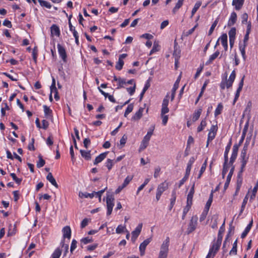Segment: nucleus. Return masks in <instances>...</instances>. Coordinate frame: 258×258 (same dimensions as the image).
<instances>
[{"label": "nucleus", "instance_id": "obj_1", "mask_svg": "<svg viewBox=\"0 0 258 258\" xmlns=\"http://www.w3.org/2000/svg\"><path fill=\"white\" fill-rule=\"evenodd\" d=\"M169 238L167 237L163 242L158 258H167L169 250Z\"/></svg>", "mask_w": 258, "mask_h": 258}, {"label": "nucleus", "instance_id": "obj_2", "mask_svg": "<svg viewBox=\"0 0 258 258\" xmlns=\"http://www.w3.org/2000/svg\"><path fill=\"white\" fill-rule=\"evenodd\" d=\"M169 186L168 182L165 181L164 182L160 183L157 187V192L156 195V199L157 201H159L162 193L168 189Z\"/></svg>", "mask_w": 258, "mask_h": 258}, {"label": "nucleus", "instance_id": "obj_3", "mask_svg": "<svg viewBox=\"0 0 258 258\" xmlns=\"http://www.w3.org/2000/svg\"><path fill=\"white\" fill-rule=\"evenodd\" d=\"M114 198L112 195H108L106 197L107 215H110L114 206Z\"/></svg>", "mask_w": 258, "mask_h": 258}, {"label": "nucleus", "instance_id": "obj_4", "mask_svg": "<svg viewBox=\"0 0 258 258\" xmlns=\"http://www.w3.org/2000/svg\"><path fill=\"white\" fill-rule=\"evenodd\" d=\"M198 219V218L197 216H193L191 217L187 229V232L188 234L191 233L196 229L197 225Z\"/></svg>", "mask_w": 258, "mask_h": 258}, {"label": "nucleus", "instance_id": "obj_5", "mask_svg": "<svg viewBox=\"0 0 258 258\" xmlns=\"http://www.w3.org/2000/svg\"><path fill=\"white\" fill-rule=\"evenodd\" d=\"M151 138V133L147 134V135L144 137V139H143L139 149V152H142L144 149H145L147 146L149 145V142Z\"/></svg>", "mask_w": 258, "mask_h": 258}, {"label": "nucleus", "instance_id": "obj_6", "mask_svg": "<svg viewBox=\"0 0 258 258\" xmlns=\"http://www.w3.org/2000/svg\"><path fill=\"white\" fill-rule=\"evenodd\" d=\"M168 98L169 94H167L163 100L161 115H165V114L168 113L169 111V108H168V105L169 103Z\"/></svg>", "mask_w": 258, "mask_h": 258}, {"label": "nucleus", "instance_id": "obj_7", "mask_svg": "<svg viewBox=\"0 0 258 258\" xmlns=\"http://www.w3.org/2000/svg\"><path fill=\"white\" fill-rule=\"evenodd\" d=\"M151 241V238H149L146 239L142 243H141L139 247V249L140 251V255L141 256H143L145 254L146 246L149 244Z\"/></svg>", "mask_w": 258, "mask_h": 258}, {"label": "nucleus", "instance_id": "obj_8", "mask_svg": "<svg viewBox=\"0 0 258 258\" xmlns=\"http://www.w3.org/2000/svg\"><path fill=\"white\" fill-rule=\"evenodd\" d=\"M216 245L217 243L215 242L213 244L212 247L210 249L209 252L206 258H213L214 257L220 246H218V247L217 248Z\"/></svg>", "mask_w": 258, "mask_h": 258}, {"label": "nucleus", "instance_id": "obj_9", "mask_svg": "<svg viewBox=\"0 0 258 258\" xmlns=\"http://www.w3.org/2000/svg\"><path fill=\"white\" fill-rule=\"evenodd\" d=\"M236 77V73L235 71H233L231 73L230 76L228 80H225L226 82V88H229L231 87L232 85V84L235 79Z\"/></svg>", "mask_w": 258, "mask_h": 258}, {"label": "nucleus", "instance_id": "obj_10", "mask_svg": "<svg viewBox=\"0 0 258 258\" xmlns=\"http://www.w3.org/2000/svg\"><path fill=\"white\" fill-rule=\"evenodd\" d=\"M234 166H233L231 167V168L230 170V172L227 177L226 181L224 184V190H226L229 186V183L231 180V177L234 172Z\"/></svg>", "mask_w": 258, "mask_h": 258}, {"label": "nucleus", "instance_id": "obj_11", "mask_svg": "<svg viewBox=\"0 0 258 258\" xmlns=\"http://www.w3.org/2000/svg\"><path fill=\"white\" fill-rule=\"evenodd\" d=\"M194 192H195V183H194V184H192V187L187 195L186 204H189L192 205V200Z\"/></svg>", "mask_w": 258, "mask_h": 258}, {"label": "nucleus", "instance_id": "obj_12", "mask_svg": "<svg viewBox=\"0 0 258 258\" xmlns=\"http://www.w3.org/2000/svg\"><path fill=\"white\" fill-rule=\"evenodd\" d=\"M57 48L59 54L62 59L65 61L67 58L66 50L60 44H57Z\"/></svg>", "mask_w": 258, "mask_h": 258}, {"label": "nucleus", "instance_id": "obj_13", "mask_svg": "<svg viewBox=\"0 0 258 258\" xmlns=\"http://www.w3.org/2000/svg\"><path fill=\"white\" fill-rule=\"evenodd\" d=\"M63 236L64 238H67L70 239L71 236V228L69 226H65L63 229Z\"/></svg>", "mask_w": 258, "mask_h": 258}, {"label": "nucleus", "instance_id": "obj_14", "mask_svg": "<svg viewBox=\"0 0 258 258\" xmlns=\"http://www.w3.org/2000/svg\"><path fill=\"white\" fill-rule=\"evenodd\" d=\"M244 0H233L232 5L235 7L236 10H239L242 7Z\"/></svg>", "mask_w": 258, "mask_h": 258}, {"label": "nucleus", "instance_id": "obj_15", "mask_svg": "<svg viewBox=\"0 0 258 258\" xmlns=\"http://www.w3.org/2000/svg\"><path fill=\"white\" fill-rule=\"evenodd\" d=\"M236 20H237V15H236V13L232 12L231 14L230 18L228 21V26H231L233 25L235 23Z\"/></svg>", "mask_w": 258, "mask_h": 258}, {"label": "nucleus", "instance_id": "obj_16", "mask_svg": "<svg viewBox=\"0 0 258 258\" xmlns=\"http://www.w3.org/2000/svg\"><path fill=\"white\" fill-rule=\"evenodd\" d=\"M46 179L56 188H58V185L51 173L49 172L47 174Z\"/></svg>", "mask_w": 258, "mask_h": 258}, {"label": "nucleus", "instance_id": "obj_17", "mask_svg": "<svg viewBox=\"0 0 258 258\" xmlns=\"http://www.w3.org/2000/svg\"><path fill=\"white\" fill-rule=\"evenodd\" d=\"M107 154V152H104V153H101L99 156L96 157V158H95V160L94 162V164L96 165V164H98L99 163L101 162L103 160H104L106 158Z\"/></svg>", "mask_w": 258, "mask_h": 258}, {"label": "nucleus", "instance_id": "obj_18", "mask_svg": "<svg viewBox=\"0 0 258 258\" xmlns=\"http://www.w3.org/2000/svg\"><path fill=\"white\" fill-rule=\"evenodd\" d=\"M51 33L52 35H55L56 36H59L60 35V31L58 26L56 25L53 24L51 26Z\"/></svg>", "mask_w": 258, "mask_h": 258}, {"label": "nucleus", "instance_id": "obj_19", "mask_svg": "<svg viewBox=\"0 0 258 258\" xmlns=\"http://www.w3.org/2000/svg\"><path fill=\"white\" fill-rule=\"evenodd\" d=\"M194 161H195V159L193 157L191 158L190 159V160H189L188 164H187L186 169V171H185V175L189 176V175L190 172V170L191 168V166H192V165L194 163Z\"/></svg>", "mask_w": 258, "mask_h": 258}, {"label": "nucleus", "instance_id": "obj_20", "mask_svg": "<svg viewBox=\"0 0 258 258\" xmlns=\"http://www.w3.org/2000/svg\"><path fill=\"white\" fill-rule=\"evenodd\" d=\"M142 226V223L139 224L136 228L135 230L132 232V235L135 237H138L141 232Z\"/></svg>", "mask_w": 258, "mask_h": 258}, {"label": "nucleus", "instance_id": "obj_21", "mask_svg": "<svg viewBox=\"0 0 258 258\" xmlns=\"http://www.w3.org/2000/svg\"><path fill=\"white\" fill-rule=\"evenodd\" d=\"M252 223H253V221H252V220H251V221L250 222V223L248 224V225L246 227L244 231L242 233V234H241L242 238H244L246 236L247 233L249 232V230H250V229L252 227Z\"/></svg>", "mask_w": 258, "mask_h": 258}, {"label": "nucleus", "instance_id": "obj_22", "mask_svg": "<svg viewBox=\"0 0 258 258\" xmlns=\"http://www.w3.org/2000/svg\"><path fill=\"white\" fill-rule=\"evenodd\" d=\"M144 111V108L141 107L139 110L135 114L134 116L133 117V119L134 120H139L141 118L143 114V112Z\"/></svg>", "mask_w": 258, "mask_h": 258}, {"label": "nucleus", "instance_id": "obj_23", "mask_svg": "<svg viewBox=\"0 0 258 258\" xmlns=\"http://www.w3.org/2000/svg\"><path fill=\"white\" fill-rule=\"evenodd\" d=\"M80 153L82 156L86 160H90L91 158V154L90 151H86L81 150Z\"/></svg>", "mask_w": 258, "mask_h": 258}, {"label": "nucleus", "instance_id": "obj_24", "mask_svg": "<svg viewBox=\"0 0 258 258\" xmlns=\"http://www.w3.org/2000/svg\"><path fill=\"white\" fill-rule=\"evenodd\" d=\"M247 150V146L244 145L241 153L240 157L241 159H248V157L246 156V152Z\"/></svg>", "mask_w": 258, "mask_h": 258}, {"label": "nucleus", "instance_id": "obj_25", "mask_svg": "<svg viewBox=\"0 0 258 258\" xmlns=\"http://www.w3.org/2000/svg\"><path fill=\"white\" fill-rule=\"evenodd\" d=\"M79 196L81 198H92L94 197V192L91 194H89L87 192H79Z\"/></svg>", "mask_w": 258, "mask_h": 258}, {"label": "nucleus", "instance_id": "obj_26", "mask_svg": "<svg viewBox=\"0 0 258 258\" xmlns=\"http://www.w3.org/2000/svg\"><path fill=\"white\" fill-rule=\"evenodd\" d=\"M202 111V109L201 108H200L198 110L195 111V112L193 114V117H192V121H196L199 118V117L201 114Z\"/></svg>", "mask_w": 258, "mask_h": 258}, {"label": "nucleus", "instance_id": "obj_27", "mask_svg": "<svg viewBox=\"0 0 258 258\" xmlns=\"http://www.w3.org/2000/svg\"><path fill=\"white\" fill-rule=\"evenodd\" d=\"M220 52L219 51H216L214 54L211 55L209 60L206 62V64L211 63L215 59H216L219 55Z\"/></svg>", "mask_w": 258, "mask_h": 258}, {"label": "nucleus", "instance_id": "obj_28", "mask_svg": "<svg viewBox=\"0 0 258 258\" xmlns=\"http://www.w3.org/2000/svg\"><path fill=\"white\" fill-rule=\"evenodd\" d=\"M183 1L184 0H178L175 7L173 8L172 10V12L173 14H175L176 12L178 10V9L182 6Z\"/></svg>", "mask_w": 258, "mask_h": 258}, {"label": "nucleus", "instance_id": "obj_29", "mask_svg": "<svg viewBox=\"0 0 258 258\" xmlns=\"http://www.w3.org/2000/svg\"><path fill=\"white\" fill-rule=\"evenodd\" d=\"M237 241L236 240L233 244V247L232 249L229 252L230 255H236L237 253Z\"/></svg>", "mask_w": 258, "mask_h": 258}, {"label": "nucleus", "instance_id": "obj_30", "mask_svg": "<svg viewBox=\"0 0 258 258\" xmlns=\"http://www.w3.org/2000/svg\"><path fill=\"white\" fill-rule=\"evenodd\" d=\"M230 166H231V165H230L229 164H223V168L222 173L223 178H225V176L226 174L227 173L228 170Z\"/></svg>", "mask_w": 258, "mask_h": 258}, {"label": "nucleus", "instance_id": "obj_31", "mask_svg": "<svg viewBox=\"0 0 258 258\" xmlns=\"http://www.w3.org/2000/svg\"><path fill=\"white\" fill-rule=\"evenodd\" d=\"M191 205H190V204H187L186 206L183 209V214H182V219L183 220L184 219L186 214L187 213V212L189 210V209L190 208V207H191Z\"/></svg>", "mask_w": 258, "mask_h": 258}, {"label": "nucleus", "instance_id": "obj_32", "mask_svg": "<svg viewBox=\"0 0 258 258\" xmlns=\"http://www.w3.org/2000/svg\"><path fill=\"white\" fill-rule=\"evenodd\" d=\"M126 227L125 226H122L121 225H119L117 226V227L116 229V233L120 234L121 233H123L124 232H125L126 230Z\"/></svg>", "mask_w": 258, "mask_h": 258}, {"label": "nucleus", "instance_id": "obj_33", "mask_svg": "<svg viewBox=\"0 0 258 258\" xmlns=\"http://www.w3.org/2000/svg\"><path fill=\"white\" fill-rule=\"evenodd\" d=\"M223 105L221 103H219L218 105V106H217V108H216V109L215 110V116H216L219 115L220 114H221V111H222V110L223 109Z\"/></svg>", "mask_w": 258, "mask_h": 258}, {"label": "nucleus", "instance_id": "obj_34", "mask_svg": "<svg viewBox=\"0 0 258 258\" xmlns=\"http://www.w3.org/2000/svg\"><path fill=\"white\" fill-rule=\"evenodd\" d=\"M201 5V3L200 2H198L196 3V4L195 5L194 8L192 10L191 17H193L194 14L196 13V12L197 11V10L200 7Z\"/></svg>", "mask_w": 258, "mask_h": 258}, {"label": "nucleus", "instance_id": "obj_35", "mask_svg": "<svg viewBox=\"0 0 258 258\" xmlns=\"http://www.w3.org/2000/svg\"><path fill=\"white\" fill-rule=\"evenodd\" d=\"M257 189H258V180L257 181V182H256L255 185L254 186V187H253V188L252 189V193L250 195V200H252L255 197L256 193L257 191Z\"/></svg>", "mask_w": 258, "mask_h": 258}, {"label": "nucleus", "instance_id": "obj_36", "mask_svg": "<svg viewBox=\"0 0 258 258\" xmlns=\"http://www.w3.org/2000/svg\"><path fill=\"white\" fill-rule=\"evenodd\" d=\"M39 160L37 162V167L38 168H41L43 167L45 164V161L43 159L41 156L39 155L38 156Z\"/></svg>", "mask_w": 258, "mask_h": 258}, {"label": "nucleus", "instance_id": "obj_37", "mask_svg": "<svg viewBox=\"0 0 258 258\" xmlns=\"http://www.w3.org/2000/svg\"><path fill=\"white\" fill-rule=\"evenodd\" d=\"M61 251L59 248H56L52 253V258H59L61 255Z\"/></svg>", "mask_w": 258, "mask_h": 258}, {"label": "nucleus", "instance_id": "obj_38", "mask_svg": "<svg viewBox=\"0 0 258 258\" xmlns=\"http://www.w3.org/2000/svg\"><path fill=\"white\" fill-rule=\"evenodd\" d=\"M213 196V193L212 192L210 194L209 199L206 204L205 209H207L208 210H209V208H210V207L211 205L212 202Z\"/></svg>", "mask_w": 258, "mask_h": 258}, {"label": "nucleus", "instance_id": "obj_39", "mask_svg": "<svg viewBox=\"0 0 258 258\" xmlns=\"http://www.w3.org/2000/svg\"><path fill=\"white\" fill-rule=\"evenodd\" d=\"M206 125H207V123H206V120L205 119L202 120L201 122L200 125L198 126V127L197 128L198 132H201L205 128V127L206 126Z\"/></svg>", "mask_w": 258, "mask_h": 258}, {"label": "nucleus", "instance_id": "obj_40", "mask_svg": "<svg viewBox=\"0 0 258 258\" xmlns=\"http://www.w3.org/2000/svg\"><path fill=\"white\" fill-rule=\"evenodd\" d=\"M38 1L42 6H44L48 9H50L51 8L50 4L47 1L43 0H38Z\"/></svg>", "mask_w": 258, "mask_h": 258}, {"label": "nucleus", "instance_id": "obj_41", "mask_svg": "<svg viewBox=\"0 0 258 258\" xmlns=\"http://www.w3.org/2000/svg\"><path fill=\"white\" fill-rule=\"evenodd\" d=\"M124 64V62L123 60L118 59V61L117 62L115 65V68L117 70H120L122 69L123 66Z\"/></svg>", "mask_w": 258, "mask_h": 258}, {"label": "nucleus", "instance_id": "obj_42", "mask_svg": "<svg viewBox=\"0 0 258 258\" xmlns=\"http://www.w3.org/2000/svg\"><path fill=\"white\" fill-rule=\"evenodd\" d=\"M235 34H236V29L235 28H231L228 32L229 39H231V38L235 39Z\"/></svg>", "mask_w": 258, "mask_h": 258}, {"label": "nucleus", "instance_id": "obj_43", "mask_svg": "<svg viewBox=\"0 0 258 258\" xmlns=\"http://www.w3.org/2000/svg\"><path fill=\"white\" fill-rule=\"evenodd\" d=\"M50 93L51 94H54V98L56 100H58L59 98V97L58 95V92H57V89H56V88H51L50 89Z\"/></svg>", "mask_w": 258, "mask_h": 258}, {"label": "nucleus", "instance_id": "obj_44", "mask_svg": "<svg viewBox=\"0 0 258 258\" xmlns=\"http://www.w3.org/2000/svg\"><path fill=\"white\" fill-rule=\"evenodd\" d=\"M118 85L117 89H119L122 87H124V85H126V81L124 79L120 78H118Z\"/></svg>", "mask_w": 258, "mask_h": 258}, {"label": "nucleus", "instance_id": "obj_45", "mask_svg": "<svg viewBox=\"0 0 258 258\" xmlns=\"http://www.w3.org/2000/svg\"><path fill=\"white\" fill-rule=\"evenodd\" d=\"M106 189H107V187H106L104 189L101 190L99 191H97V192L94 191V196L96 195L97 197H98L99 202H101V196L104 193V192L105 191V190Z\"/></svg>", "mask_w": 258, "mask_h": 258}, {"label": "nucleus", "instance_id": "obj_46", "mask_svg": "<svg viewBox=\"0 0 258 258\" xmlns=\"http://www.w3.org/2000/svg\"><path fill=\"white\" fill-rule=\"evenodd\" d=\"M114 162L111 159H107L106 162V166L107 167L109 171L111 170L112 168Z\"/></svg>", "mask_w": 258, "mask_h": 258}, {"label": "nucleus", "instance_id": "obj_47", "mask_svg": "<svg viewBox=\"0 0 258 258\" xmlns=\"http://www.w3.org/2000/svg\"><path fill=\"white\" fill-rule=\"evenodd\" d=\"M133 108H134V105L132 104H131L128 105V106L124 112V115L125 117H126L127 115L133 111Z\"/></svg>", "mask_w": 258, "mask_h": 258}, {"label": "nucleus", "instance_id": "obj_48", "mask_svg": "<svg viewBox=\"0 0 258 258\" xmlns=\"http://www.w3.org/2000/svg\"><path fill=\"white\" fill-rule=\"evenodd\" d=\"M218 19H216L215 20V21H214V22L213 23V24L212 25V26L209 31V35H210L212 34V33H213L215 27L217 26V24H218Z\"/></svg>", "mask_w": 258, "mask_h": 258}, {"label": "nucleus", "instance_id": "obj_49", "mask_svg": "<svg viewBox=\"0 0 258 258\" xmlns=\"http://www.w3.org/2000/svg\"><path fill=\"white\" fill-rule=\"evenodd\" d=\"M11 176L12 177L14 180L17 183V184H20V183L22 181V179L19 178L16 176V174L14 173H12L10 174Z\"/></svg>", "mask_w": 258, "mask_h": 258}, {"label": "nucleus", "instance_id": "obj_50", "mask_svg": "<svg viewBox=\"0 0 258 258\" xmlns=\"http://www.w3.org/2000/svg\"><path fill=\"white\" fill-rule=\"evenodd\" d=\"M133 177V176H127L124 179V182L122 184L123 186L125 187L132 180Z\"/></svg>", "mask_w": 258, "mask_h": 258}, {"label": "nucleus", "instance_id": "obj_51", "mask_svg": "<svg viewBox=\"0 0 258 258\" xmlns=\"http://www.w3.org/2000/svg\"><path fill=\"white\" fill-rule=\"evenodd\" d=\"M209 210L207 209H205L204 211L203 212L202 214H201L200 218V221H203L206 218V216L207 215L208 212Z\"/></svg>", "mask_w": 258, "mask_h": 258}, {"label": "nucleus", "instance_id": "obj_52", "mask_svg": "<svg viewBox=\"0 0 258 258\" xmlns=\"http://www.w3.org/2000/svg\"><path fill=\"white\" fill-rule=\"evenodd\" d=\"M246 45V44H245L243 45V46H240L239 47L241 53L242 54V57L244 60H245L246 58L245 52V48Z\"/></svg>", "mask_w": 258, "mask_h": 258}, {"label": "nucleus", "instance_id": "obj_53", "mask_svg": "<svg viewBox=\"0 0 258 258\" xmlns=\"http://www.w3.org/2000/svg\"><path fill=\"white\" fill-rule=\"evenodd\" d=\"M247 160H248V159H242L241 160V166L240 170L239 171V175L240 173L243 172V171L244 170V168L247 163Z\"/></svg>", "mask_w": 258, "mask_h": 258}, {"label": "nucleus", "instance_id": "obj_54", "mask_svg": "<svg viewBox=\"0 0 258 258\" xmlns=\"http://www.w3.org/2000/svg\"><path fill=\"white\" fill-rule=\"evenodd\" d=\"M221 40L222 44L227 43V35L226 34H223L219 40Z\"/></svg>", "mask_w": 258, "mask_h": 258}, {"label": "nucleus", "instance_id": "obj_55", "mask_svg": "<svg viewBox=\"0 0 258 258\" xmlns=\"http://www.w3.org/2000/svg\"><path fill=\"white\" fill-rule=\"evenodd\" d=\"M43 108H44V112L45 115H46V116L50 115L52 111L50 109V108L46 105H44Z\"/></svg>", "mask_w": 258, "mask_h": 258}, {"label": "nucleus", "instance_id": "obj_56", "mask_svg": "<svg viewBox=\"0 0 258 258\" xmlns=\"http://www.w3.org/2000/svg\"><path fill=\"white\" fill-rule=\"evenodd\" d=\"M222 233H220L219 232L218 233L217 240V241L216 242V243H217V245H216L217 248L218 247V246H220L221 244V242L222 240Z\"/></svg>", "mask_w": 258, "mask_h": 258}, {"label": "nucleus", "instance_id": "obj_57", "mask_svg": "<svg viewBox=\"0 0 258 258\" xmlns=\"http://www.w3.org/2000/svg\"><path fill=\"white\" fill-rule=\"evenodd\" d=\"M126 90H127V92L129 93V94L131 95H132L134 93V92H135V90H136V83L134 84V85H133V87H130V88H127Z\"/></svg>", "mask_w": 258, "mask_h": 258}, {"label": "nucleus", "instance_id": "obj_58", "mask_svg": "<svg viewBox=\"0 0 258 258\" xmlns=\"http://www.w3.org/2000/svg\"><path fill=\"white\" fill-rule=\"evenodd\" d=\"M93 241V239L92 238H90L89 237L84 238L81 239V242L83 243L84 244H86L88 243L91 242Z\"/></svg>", "mask_w": 258, "mask_h": 258}, {"label": "nucleus", "instance_id": "obj_59", "mask_svg": "<svg viewBox=\"0 0 258 258\" xmlns=\"http://www.w3.org/2000/svg\"><path fill=\"white\" fill-rule=\"evenodd\" d=\"M236 157H237L236 155H234V154L231 155V158L230 159V161L229 162V164L230 165H231V167L234 166L233 164V163L234 162Z\"/></svg>", "mask_w": 258, "mask_h": 258}, {"label": "nucleus", "instance_id": "obj_60", "mask_svg": "<svg viewBox=\"0 0 258 258\" xmlns=\"http://www.w3.org/2000/svg\"><path fill=\"white\" fill-rule=\"evenodd\" d=\"M77 243V241L76 240H75V239L73 240L72 243H71V249H70V251H71V253H72L73 250L76 248Z\"/></svg>", "mask_w": 258, "mask_h": 258}, {"label": "nucleus", "instance_id": "obj_61", "mask_svg": "<svg viewBox=\"0 0 258 258\" xmlns=\"http://www.w3.org/2000/svg\"><path fill=\"white\" fill-rule=\"evenodd\" d=\"M89 221V220L87 218H85L84 219H83L81 224V227L82 228H84V227H85L88 225Z\"/></svg>", "mask_w": 258, "mask_h": 258}, {"label": "nucleus", "instance_id": "obj_62", "mask_svg": "<svg viewBox=\"0 0 258 258\" xmlns=\"http://www.w3.org/2000/svg\"><path fill=\"white\" fill-rule=\"evenodd\" d=\"M32 56L33 59L35 63L37 62V49L36 48H34L32 51Z\"/></svg>", "mask_w": 258, "mask_h": 258}, {"label": "nucleus", "instance_id": "obj_63", "mask_svg": "<svg viewBox=\"0 0 258 258\" xmlns=\"http://www.w3.org/2000/svg\"><path fill=\"white\" fill-rule=\"evenodd\" d=\"M216 133L209 132L208 134V141H212L215 137Z\"/></svg>", "mask_w": 258, "mask_h": 258}, {"label": "nucleus", "instance_id": "obj_64", "mask_svg": "<svg viewBox=\"0 0 258 258\" xmlns=\"http://www.w3.org/2000/svg\"><path fill=\"white\" fill-rule=\"evenodd\" d=\"M126 140H127V136L125 135H124L122 137V138H121V139L120 140V145H122V146H123L125 145Z\"/></svg>", "mask_w": 258, "mask_h": 258}]
</instances>
